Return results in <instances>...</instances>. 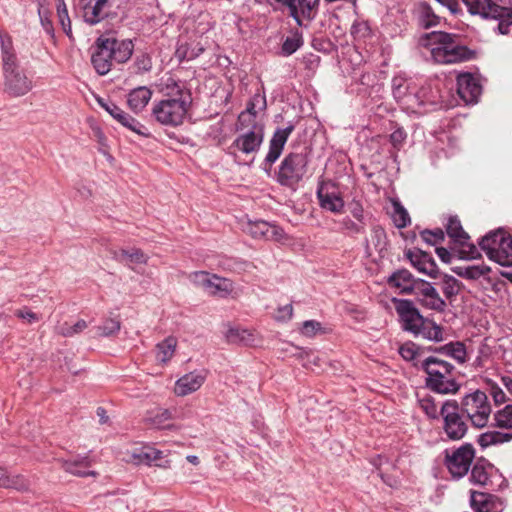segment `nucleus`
I'll return each mask as SVG.
<instances>
[{"instance_id": "nucleus-1", "label": "nucleus", "mask_w": 512, "mask_h": 512, "mask_svg": "<svg viewBox=\"0 0 512 512\" xmlns=\"http://www.w3.org/2000/svg\"><path fill=\"white\" fill-rule=\"evenodd\" d=\"M161 91L164 98L153 103L152 117L164 126L176 127L181 125L192 103L190 91L173 78H167L162 83Z\"/></svg>"}, {"instance_id": "nucleus-2", "label": "nucleus", "mask_w": 512, "mask_h": 512, "mask_svg": "<svg viewBox=\"0 0 512 512\" xmlns=\"http://www.w3.org/2000/svg\"><path fill=\"white\" fill-rule=\"evenodd\" d=\"M420 366L427 375L425 384L430 390L442 395H453L460 390L461 385L457 381L456 369L449 362L428 357L421 362Z\"/></svg>"}, {"instance_id": "nucleus-3", "label": "nucleus", "mask_w": 512, "mask_h": 512, "mask_svg": "<svg viewBox=\"0 0 512 512\" xmlns=\"http://www.w3.org/2000/svg\"><path fill=\"white\" fill-rule=\"evenodd\" d=\"M427 46L432 58L441 64H453L470 60L474 52L457 42L456 37L443 31H433L426 35Z\"/></svg>"}, {"instance_id": "nucleus-4", "label": "nucleus", "mask_w": 512, "mask_h": 512, "mask_svg": "<svg viewBox=\"0 0 512 512\" xmlns=\"http://www.w3.org/2000/svg\"><path fill=\"white\" fill-rule=\"evenodd\" d=\"M461 413L464 414L476 428H484L490 419L492 406L485 392L475 390L462 397L458 402Z\"/></svg>"}, {"instance_id": "nucleus-5", "label": "nucleus", "mask_w": 512, "mask_h": 512, "mask_svg": "<svg viewBox=\"0 0 512 512\" xmlns=\"http://www.w3.org/2000/svg\"><path fill=\"white\" fill-rule=\"evenodd\" d=\"M189 279L194 285L202 288L211 296L219 298H235L238 296L237 288L228 278L206 271H195L189 275Z\"/></svg>"}, {"instance_id": "nucleus-6", "label": "nucleus", "mask_w": 512, "mask_h": 512, "mask_svg": "<svg viewBox=\"0 0 512 512\" xmlns=\"http://www.w3.org/2000/svg\"><path fill=\"white\" fill-rule=\"evenodd\" d=\"M480 247L488 258L501 266H512V238L501 230L482 238Z\"/></svg>"}, {"instance_id": "nucleus-7", "label": "nucleus", "mask_w": 512, "mask_h": 512, "mask_svg": "<svg viewBox=\"0 0 512 512\" xmlns=\"http://www.w3.org/2000/svg\"><path fill=\"white\" fill-rule=\"evenodd\" d=\"M460 412L461 409L456 400H446L440 407L443 431L450 440H460L468 431V426Z\"/></svg>"}, {"instance_id": "nucleus-8", "label": "nucleus", "mask_w": 512, "mask_h": 512, "mask_svg": "<svg viewBox=\"0 0 512 512\" xmlns=\"http://www.w3.org/2000/svg\"><path fill=\"white\" fill-rule=\"evenodd\" d=\"M308 160L302 153H290L281 162L277 174L278 182L287 187H294L304 177Z\"/></svg>"}, {"instance_id": "nucleus-9", "label": "nucleus", "mask_w": 512, "mask_h": 512, "mask_svg": "<svg viewBox=\"0 0 512 512\" xmlns=\"http://www.w3.org/2000/svg\"><path fill=\"white\" fill-rule=\"evenodd\" d=\"M237 129L240 133L233 141L232 148L246 155L257 153L264 140V124L238 125Z\"/></svg>"}, {"instance_id": "nucleus-10", "label": "nucleus", "mask_w": 512, "mask_h": 512, "mask_svg": "<svg viewBox=\"0 0 512 512\" xmlns=\"http://www.w3.org/2000/svg\"><path fill=\"white\" fill-rule=\"evenodd\" d=\"M474 457V447L466 443L451 452L446 451L445 464L451 475L460 479L469 471Z\"/></svg>"}, {"instance_id": "nucleus-11", "label": "nucleus", "mask_w": 512, "mask_h": 512, "mask_svg": "<svg viewBox=\"0 0 512 512\" xmlns=\"http://www.w3.org/2000/svg\"><path fill=\"white\" fill-rule=\"evenodd\" d=\"M124 459L126 462L134 465H154L162 469H169L171 467V461L164 457L163 451L149 445L127 451Z\"/></svg>"}, {"instance_id": "nucleus-12", "label": "nucleus", "mask_w": 512, "mask_h": 512, "mask_svg": "<svg viewBox=\"0 0 512 512\" xmlns=\"http://www.w3.org/2000/svg\"><path fill=\"white\" fill-rule=\"evenodd\" d=\"M4 75V91L11 97H21L33 88L32 80L21 68L10 70Z\"/></svg>"}, {"instance_id": "nucleus-13", "label": "nucleus", "mask_w": 512, "mask_h": 512, "mask_svg": "<svg viewBox=\"0 0 512 512\" xmlns=\"http://www.w3.org/2000/svg\"><path fill=\"white\" fill-rule=\"evenodd\" d=\"M395 309L398 313L404 330L414 333L419 329V325L423 324L424 317L410 300L399 299L394 300Z\"/></svg>"}, {"instance_id": "nucleus-14", "label": "nucleus", "mask_w": 512, "mask_h": 512, "mask_svg": "<svg viewBox=\"0 0 512 512\" xmlns=\"http://www.w3.org/2000/svg\"><path fill=\"white\" fill-rule=\"evenodd\" d=\"M417 302L426 309L437 312L444 311L446 307L445 301L441 298L437 290L424 280L418 283V287L414 293Z\"/></svg>"}, {"instance_id": "nucleus-15", "label": "nucleus", "mask_w": 512, "mask_h": 512, "mask_svg": "<svg viewBox=\"0 0 512 512\" xmlns=\"http://www.w3.org/2000/svg\"><path fill=\"white\" fill-rule=\"evenodd\" d=\"M317 197L321 208L333 213H340L344 208V201L339 193L336 192L334 183L323 181L319 183Z\"/></svg>"}, {"instance_id": "nucleus-16", "label": "nucleus", "mask_w": 512, "mask_h": 512, "mask_svg": "<svg viewBox=\"0 0 512 512\" xmlns=\"http://www.w3.org/2000/svg\"><path fill=\"white\" fill-rule=\"evenodd\" d=\"M79 6L84 21L95 25L105 19L111 4L109 0H79Z\"/></svg>"}, {"instance_id": "nucleus-17", "label": "nucleus", "mask_w": 512, "mask_h": 512, "mask_svg": "<svg viewBox=\"0 0 512 512\" xmlns=\"http://www.w3.org/2000/svg\"><path fill=\"white\" fill-rule=\"evenodd\" d=\"M387 236L385 230L375 225L370 231V235L365 239V254L369 258H382L387 251Z\"/></svg>"}, {"instance_id": "nucleus-18", "label": "nucleus", "mask_w": 512, "mask_h": 512, "mask_svg": "<svg viewBox=\"0 0 512 512\" xmlns=\"http://www.w3.org/2000/svg\"><path fill=\"white\" fill-rule=\"evenodd\" d=\"M482 87L477 78L470 73H463L457 77V92L466 104L478 101Z\"/></svg>"}, {"instance_id": "nucleus-19", "label": "nucleus", "mask_w": 512, "mask_h": 512, "mask_svg": "<svg viewBox=\"0 0 512 512\" xmlns=\"http://www.w3.org/2000/svg\"><path fill=\"white\" fill-rule=\"evenodd\" d=\"M392 87L394 98L413 111L425 103L418 93L410 91L409 84L402 78H394Z\"/></svg>"}, {"instance_id": "nucleus-20", "label": "nucleus", "mask_w": 512, "mask_h": 512, "mask_svg": "<svg viewBox=\"0 0 512 512\" xmlns=\"http://www.w3.org/2000/svg\"><path fill=\"white\" fill-rule=\"evenodd\" d=\"M207 378V371H192L180 377L174 387L177 396H187L196 392L204 384Z\"/></svg>"}, {"instance_id": "nucleus-21", "label": "nucleus", "mask_w": 512, "mask_h": 512, "mask_svg": "<svg viewBox=\"0 0 512 512\" xmlns=\"http://www.w3.org/2000/svg\"><path fill=\"white\" fill-rule=\"evenodd\" d=\"M468 12L483 19L496 18L503 11L502 6L492 0H462Z\"/></svg>"}, {"instance_id": "nucleus-22", "label": "nucleus", "mask_w": 512, "mask_h": 512, "mask_svg": "<svg viewBox=\"0 0 512 512\" xmlns=\"http://www.w3.org/2000/svg\"><path fill=\"white\" fill-rule=\"evenodd\" d=\"M111 52L105 42L104 37L98 38L96 42V50L93 52L91 62L99 75L107 74L112 67Z\"/></svg>"}, {"instance_id": "nucleus-23", "label": "nucleus", "mask_w": 512, "mask_h": 512, "mask_svg": "<svg viewBox=\"0 0 512 512\" xmlns=\"http://www.w3.org/2000/svg\"><path fill=\"white\" fill-rule=\"evenodd\" d=\"M293 130L294 126L289 125L285 128H279L274 132L269 143V151L265 158V162L270 166L280 157L283 148Z\"/></svg>"}, {"instance_id": "nucleus-24", "label": "nucleus", "mask_w": 512, "mask_h": 512, "mask_svg": "<svg viewBox=\"0 0 512 512\" xmlns=\"http://www.w3.org/2000/svg\"><path fill=\"white\" fill-rule=\"evenodd\" d=\"M407 257L411 264L422 274L431 278H436L439 274V269L434 259L426 252L417 250L409 251Z\"/></svg>"}, {"instance_id": "nucleus-25", "label": "nucleus", "mask_w": 512, "mask_h": 512, "mask_svg": "<svg viewBox=\"0 0 512 512\" xmlns=\"http://www.w3.org/2000/svg\"><path fill=\"white\" fill-rule=\"evenodd\" d=\"M99 104L103 107L115 120L121 123L123 126L127 127L131 131L137 134H144L142 132L143 125L137 121L135 118L127 114L120 107H118L114 103H105L102 100H99Z\"/></svg>"}, {"instance_id": "nucleus-26", "label": "nucleus", "mask_w": 512, "mask_h": 512, "mask_svg": "<svg viewBox=\"0 0 512 512\" xmlns=\"http://www.w3.org/2000/svg\"><path fill=\"white\" fill-rule=\"evenodd\" d=\"M421 281L422 280L415 279L406 269L398 270L388 278L389 285L397 288L400 293L404 294H414L418 287V283Z\"/></svg>"}, {"instance_id": "nucleus-27", "label": "nucleus", "mask_w": 512, "mask_h": 512, "mask_svg": "<svg viewBox=\"0 0 512 512\" xmlns=\"http://www.w3.org/2000/svg\"><path fill=\"white\" fill-rule=\"evenodd\" d=\"M319 1L295 0L291 16L299 26H302L304 21H311L316 16Z\"/></svg>"}, {"instance_id": "nucleus-28", "label": "nucleus", "mask_w": 512, "mask_h": 512, "mask_svg": "<svg viewBox=\"0 0 512 512\" xmlns=\"http://www.w3.org/2000/svg\"><path fill=\"white\" fill-rule=\"evenodd\" d=\"M495 472L494 466L485 459H478L470 473V482L474 485L488 486Z\"/></svg>"}, {"instance_id": "nucleus-29", "label": "nucleus", "mask_w": 512, "mask_h": 512, "mask_svg": "<svg viewBox=\"0 0 512 512\" xmlns=\"http://www.w3.org/2000/svg\"><path fill=\"white\" fill-rule=\"evenodd\" d=\"M111 52V57L118 63H125L130 59L133 53V43L131 40H117L114 38H104Z\"/></svg>"}, {"instance_id": "nucleus-30", "label": "nucleus", "mask_w": 512, "mask_h": 512, "mask_svg": "<svg viewBox=\"0 0 512 512\" xmlns=\"http://www.w3.org/2000/svg\"><path fill=\"white\" fill-rule=\"evenodd\" d=\"M413 15L418 24L425 29L435 27L440 23V17L435 14L431 5L425 1L415 4Z\"/></svg>"}, {"instance_id": "nucleus-31", "label": "nucleus", "mask_w": 512, "mask_h": 512, "mask_svg": "<svg viewBox=\"0 0 512 512\" xmlns=\"http://www.w3.org/2000/svg\"><path fill=\"white\" fill-rule=\"evenodd\" d=\"M152 94V90L147 86H139L129 92L127 104L135 113L141 112L151 100Z\"/></svg>"}, {"instance_id": "nucleus-32", "label": "nucleus", "mask_w": 512, "mask_h": 512, "mask_svg": "<svg viewBox=\"0 0 512 512\" xmlns=\"http://www.w3.org/2000/svg\"><path fill=\"white\" fill-rule=\"evenodd\" d=\"M114 259L135 270L132 265L147 264L149 257L142 250L131 248L121 249L119 252H115Z\"/></svg>"}, {"instance_id": "nucleus-33", "label": "nucleus", "mask_w": 512, "mask_h": 512, "mask_svg": "<svg viewBox=\"0 0 512 512\" xmlns=\"http://www.w3.org/2000/svg\"><path fill=\"white\" fill-rule=\"evenodd\" d=\"M3 74L10 70L20 68L17 64L16 54L14 53L11 37L0 33Z\"/></svg>"}, {"instance_id": "nucleus-34", "label": "nucleus", "mask_w": 512, "mask_h": 512, "mask_svg": "<svg viewBox=\"0 0 512 512\" xmlns=\"http://www.w3.org/2000/svg\"><path fill=\"white\" fill-rule=\"evenodd\" d=\"M413 334L434 342L443 340L442 328L428 318L423 319V324L419 325V329L415 330Z\"/></svg>"}, {"instance_id": "nucleus-35", "label": "nucleus", "mask_w": 512, "mask_h": 512, "mask_svg": "<svg viewBox=\"0 0 512 512\" xmlns=\"http://www.w3.org/2000/svg\"><path fill=\"white\" fill-rule=\"evenodd\" d=\"M262 103L263 108H265L266 101L265 97H262L260 95H255L252 100L247 105V108L245 111L241 112L238 116V125H242L244 127L251 126L253 123H259L256 121V104Z\"/></svg>"}, {"instance_id": "nucleus-36", "label": "nucleus", "mask_w": 512, "mask_h": 512, "mask_svg": "<svg viewBox=\"0 0 512 512\" xmlns=\"http://www.w3.org/2000/svg\"><path fill=\"white\" fill-rule=\"evenodd\" d=\"M226 339L233 344H254L256 337L253 331L241 327H231L226 332Z\"/></svg>"}, {"instance_id": "nucleus-37", "label": "nucleus", "mask_w": 512, "mask_h": 512, "mask_svg": "<svg viewBox=\"0 0 512 512\" xmlns=\"http://www.w3.org/2000/svg\"><path fill=\"white\" fill-rule=\"evenodd\" d=\"M177 340L174 337H167L156 346V359L162 364L168 363L175 354Z\"/></svg>"}, {"instance_id": "nucleus-38", "label": "nucleus", "mask_w": 512, "mask_h": 512, "mask_svg": "<svg viewBox=\"0 0 512 512\" xmlns=\"http://www.w3.org/2000/svg\"><path fill=\"white\" fill-rule=\"evenodd\" d=\"M0 487L22 490L28 487V481L23 475L8 473L0 467Z\"/></svg>"}, {"instance_id": "nucleus-39", "label": "nucleus", "mask_w": 512, "mask_h": 512, "mask_svg": "<svg viewBox=\"0 0 512 512\" xmlns=\"http://www.w3.org/2000/svg\"><path fill=\"white\" fill-rule=\"evenodd\" d=\"M512 440V433H503L499 431H487L479 435L477 442L482 448L492 445L503 444Z\"/></svg>"}, {"instance_id": "nucleus-40", "label": "nucleus", "mask_w": 512, "mask_h": 512, "mask_svg": "<svg viewBox=\"0 0 512 512\" xmlns=\"http://www.w3.org/2000/svg\"><path fill=\"white\" fill-rule=\"evenodd\" d=\"M89 466V461L86 457L76 460H65L62 462L63 469L76 476L85 477V476H95L96 473L94 471H88L86 468Z\"/></svg>"}, {"instance_id": "nucleus-41", "label": "nucleus", "mask_w": 512, "mask_h": 512, "mask_svg": "<svg viewBox=\"0 0 512 512\" xmlns=\"http://www.w3.org/2000/svg\"><path fill=\"white\" fill-rule=\"evenodd\" d=\"M448 236L456 243L464 245L469 239L468 234L463 230L458 218L450 217L446 225Z\"/></svg>"}, {"instance_id": "nucleus-42", "label": "nucleus", "mask_w": 512, "mask_h": 512, "mask_svg": "<svg viewBox=\"0 0 512 512\" xmlns=\"http://www.w3.org/2000/svg\"><path fill=\"white\" fill-rule=\"evenodd\" d=\"M153 62L152 57L149 53L140 51L137 52L133 64L130 67L132 73L136 75H144L152 70Z\"/></svg>"}, {"instance_id": "nucleus-43", "label": "nucleus", "mask_w": 512, "mask_h": 512, "mask_svg": "<svg viewBox=\"0 0 512 512\" xmlns=\"http://www.w3.org/2000/svg\"><path fill=\"white\" fill-rule=\"evenodd\" d=\"M87 327V322L80 319L75 324H69L68 322L59 323L55 326V332L63 337H74L83 332Z\"/></svg>"}, {"instance_id": "nucleus-44", "label": "nucleus", "mask_w": 512, "mask_h": 512, "mask_svg": "<svg viewBox=\"0 0 512 512\" xmlns=\"http://www.w3.org/2000/svg\"><path fill=\"white\" fill-rule=\"evenodd\" d=\"M492 496L486 493L471 491V505L475 512H492Z\"/></svg>"}, {"instance_id": "nucleus-45", "label": "nucleus", "mask_w": 512, "mask_h": 512, "mask_svg": "<svg viewBox=\"0 0 512 512\" xmlns=\"http://www.w3.org/2000/svg\"><path fill=\"white\" fill-rule=\"evenodd\" d=\"M269 227L270 223L266 221H249L245 225L244 231L250 236H252L254 239L266 240Z\"/></svg>"}, {"instance_id": "nucleus-46", "label": "nucleus", "mask_w": 512, "mask_h": 512, "mask_svg": "<svg viewBox=\"0 0 512 512\" xmlns=\"http://www.w3.org/2000/svg\"><path fill=\"white\" fill-rule=\"evenodd\" d=\"M392 220L397 228H404L411 222L407 210L397 200L392 201Z\"/></svg>"}, {"instance_id": "nucleus-47", "label": "nucleus", "mask_w": 512, "mask_h": 512, "mask_svg": "<svg viewBox=\"0 0 512 512\" xmlns=\"http://www.w3.org/2000/svg\"><path fill=\"white\" fill-rule=\"evenodd\" d=\"M418 403L421 410L429 419L436 420L441 416L438 405L436 404L434 397L431 395H424L423 397H420L418 399Z\"/></svg>"}, {"instance_id": "nucleus-48", "label": "nucleus", "mask_w": 512, "mask_h": 512, "mask_svg": "<svg viewBox=\"0 0 512 512\" xmlns=\"http://www.w3.org/2000/svg\"><path fill=\"white\" fill-rule=\"evenodd\" d=\"M171 419V412L165 408H156L150 411L147 416V421L158 428H165L166 422Z\"/></svg>"}, {"instance_id": "nucleus-49", "label": "nucleus", "mask_w": 512, "mask_h": 512, "mask_svg": "<svg viewBox=\"0 0 512 512\" xmlns=\"http://www.w3.org/2000/svg\"><path fill=\"white\" fill-rule=\"evenodd\" d=\"M495 425L502 429H512V404H508L494 414Z\"/></svg>"}, {"instance_id": "nucleus-50", "label": "nucleus", "mask_w": 512, "mask_h": 512, "mask_svg": "<svg viewBox=\"0 0 512 512\" xmlns=\"http://www.w3.org/2000/svg\"><path fill=\"white\" fill-rule=\"evenodd\" d=\"M57 16L62 26L63 31L71 37V20L68 15V9L64 0H56Z\"/></svg>"}, {"instance_id": "nucleus-51", "label": "nucleus", "mask_w": 512, "mask_h": 512, "mask_svg": "<svg viewBox=\"0 0 512 512\" xmlns=\"http://www.w3.org/2000/svg\"><path fill=\"white\" fill-rule=\"evenodd\" d=\"M447 355L454 358L459 363L466 362L467 352L465 345L461 342L450 343L444 347Z\"/></svg>"}, {"instance_id": "nucleus-52", "label": "nucleus", "mask_w": 512, "mask_h": 512, "mask_svg": "<svg viewBox=\"0 0 512 512\" xmlns=\"http://www.w3.org/2000/svg\"><path fill=\"white\" fill-rule=\"evenodd\" d=\"M290 240L288 234L280 226L270 223L266 241H273L284 245L289 243Z\"/></svg>"}, {"instance_id": "nucleus-53", "label": "nucleus", "mask_w": 512, "mask_h": 512, "mask_svg": "<svg viewBox=\"0 0 512 512\" xmlns=\"http://www.w3.org/2000/svg\"><path fill=\"white\" fill-rule=\"evenodd\" d=\"M299 331H300L301 335L308 337V338H313L317 334L322 333L323 328H322V325L320 322H318L316 320H307L301 324Z\"/></svg>"}, {"instance_id": "nucleus-54", "label": "nucleus", "mask_w": 512, "mask_h": 512, "mask_svg": "<svg viewBox=\"0 0 512 512\" xmlns=\"http://www.w3.org/2000/svg\"><path fill=\"white\" fill-rule=\"evenodd\" d=\"M503 11L500 12V16L493 18L499 20L498 30L501 34H507L509 27L512 25V7L507 8L502 6Z\"/></svg>"}, {"instance_id": "nucleus-55", "label": "nucleus", "mask_w": 512, "mask_h": 512, "mask_svg": "<svg viewBox=\"0 0 512 512\" xmlns=\"http://www.w3.org/2000/svg\"><path fill=\"white\" fill-rule=\"evenodd\" d=\"M120 322L116 319H107L97 327L100 336H111L119 332Z\"/></svg>"}, {"instance_id": "nucleus-56", "label": "nucleus", "mask_w": 512, "mask_h": 512, "mask_svg": "<svg viewBox=\"0 0 512 512\" xmlns=\"http://www.w3.org/2000/svg\"><path fill=\"white\" fill-rule=\"evenodd\" d=\"M399 353L403 359L414 361L419 356V349L414 343L407 342L400 346Z\"/></svg>"}, {"instance_id": "nucleus-57", "label": "nucleus", "mask_w": 512, "mask_h": 512, "mask_svg": "<svg viewBox=\"0 0 512 512\" xmlns=\"http://www.w3.org/2000/svg\"><path fill=\"white\" fill-rule=\"evenodd\" d=\"M442 289L445 296L448 298L456 295L459 291L458 280L452 276L445 275Z\"/></svg>"}, {"instance_id": "nucleus-58", "label": "nucleus", "mask_w": 512, "mask_h": 512, "mask_svg": "<svg viewBox=\"0 0 512 512\" xmlns=\"http://www.w3.org/2000/svg\"><path fill=\"white\" fill-rule=\"evenodd\" d=\"M301 45L302 40L299 36L288 37L282 45V51L285 55H291L296 52Z\"/></svg>"}, {"instance_id": "nucleus-59", "label": "nucleus", "mask_w": 512, "mask_h": 512, "mask_svg": "<svg viewBox=\"0 0 512 512\" xmlns=\"http://www.w3.org/2000/svg\"><path fill=\"white\" fill-rule=\"evenodd\" d=\"M421 237L425 242L435 245L444 240V232L441 229L434 231L425 230L421 233Z\"/></svg>"}, {"instance_id": "nucleus-60", "label": "nucleus", "mask_w": 512, "mask_h": 512, "mask_svg": "<svg viewBox=\"0 0 512 512\" xmlns=\"http://www.w3.org/2000/svg\"><path fill=\"white\" fill-rule=\"evenodd\" d=\"M490 272V268L486 265L469 266L465 269V276L470 279H478Z\"/></svg>"}, {"instance_id": "nucleus-61", "label": "nucleus", "mask_w": 512, "mask_h": 512, "mask_svg": "<svg viewBox=\"0 0 512 512\" xmlns=\"http://www.w3.org/2000/svg\"><path fill=\"white\" fill-rule=\"evenodd\" d=\"M293 315V307L291 304H287L285 306L279 307L276 314L275 319L279 322H286L292 318Z\"/></svg>"}, {"instance_id": "nucleus-62", "label": "nucleus", "mask_w": 512, "mask_h": 512, "mask_svg": "<svg viewBox=\"0 0 512 512\" xmlns=\"http://www.w3.org/2000/svg\"><path fill=\"white\" fill-rule=\"evenodd\" d=\"M490 395L492 396L496 405L506 402V394L496 383L491 384Z\"/></svg>"}, {"instance_id": "nucleus-63", "label": "nucleus", "mask_w": 512, "mask_h": 512, "mask_svg": "<svg viewBox=\"0 0 512 512\" xmlns=\"http://www.w3.org/2000/svg\"><path fill=\"white\" fill-rule=\"evenodd\" d=\"M15 315L25 320L27 323L32 324L40 320V316L29 309H20L15 312Z\"/></svg>"}, {"instance_id": "nucleus-64", "label": "nucleus", "mask_w": 512, "mask_h": 512, "mask_svg": "<svg viewBox=\"0 0 512 512\" xmlns=\"http://www.w3.org/2000/svg\"><path fill=\"white\" fill-rule=\"evenodd\" d=\"M441 6L446 7L451 14L458 15L462 12L458 0H435Z\"/></svg>"}]
</instances>
